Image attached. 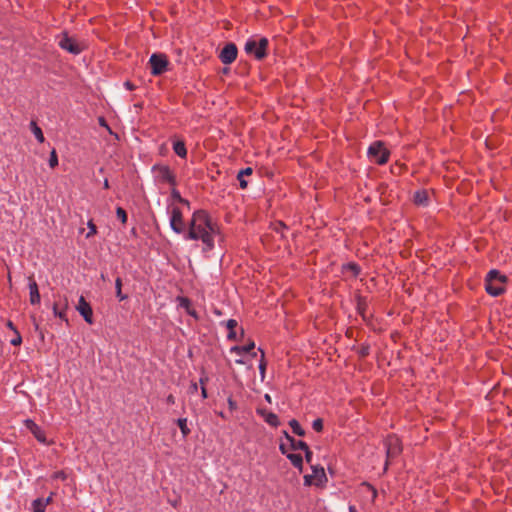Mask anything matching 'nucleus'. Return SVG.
Returning a JSON list of instances; mask_svg holds the SVG:
<instances>
[{
    "mask_svg": "<svg viewBox=\"0 0 512 512\" xmlns=\"http://www.w3.org/2000/svg\"><path fill=\"white\" fill-rule=\"evenodd\" d=\"M277 227H281V229H285L286 228V226L282 222L278 223Z\"/></svg>",
    "mask_w": 512,
    "mask_h": 512,
    "instance_id": "46",
    "label": "nucleus"
},
{
    "mask_svg": "<svg viewBox=\"0 0 512 512\" xmlns=\"http://www.w3.org/2000/svg\"><path fill=\"white\" fill-rule=\"evenodd\" d=\"M177 424L183 434V436H187L190 433V429L187 426V419L186 418H180L177 421Z\"/></svg>",
    "mask_w": 512,
    "mask_h": 512,
    "instance_id": "27",
    "label": "nucleus"
},
{
    "mask_svg": "<svg viewBox=\"0 0 512 512\" xmlns=\"http://www.w3.org/2000/svg\"><path fill=\"white\" fill-rule=\"evenodd\" d=\"M192 390L197 391V384H193Z\"/></svg>",
    "mask_w": 512,
    "mask_h": 512,
    "instance_id": "51",
    "label": "nucleus"
},
{
    "mask_svg": "<svg viewBox=\"0 0 512 512\" xmlns=\"http://www.w3.org/2000/svg\"><path fill=\"white\" fill-rule=\"evenodd\" d=\"M153 170L159 181L175 185V176L168 166H154Z\"/></svg>",
    "mask_w": 512,
    "mask_h": 512,
    "instance_id": "10",
    "label": "nucleus"
},
{
    "mask_svg": "<svg viewBox=\"0 0 512 512\" xmlns=\"http://www.w3.org/2000/svg\"><path fill=\"white\" fill-rule=\"evenodd\" d=\"M50 500H51L50 497L47 498L46 500H44V502H46V505L50 502Z\"/></svg>",
    "mask_w": 512,
    "mask_h": 512,
    "instance_id": "52",
    "label": "nucleus"
},
{
    "mask_svg": "<svg viewBox=\"0 0 512 512\" xmlns=\"http://www.w3.org/2000/svg\"><path fill=\"white\" fill-rule=\"evenodd\" d=\"M170 227L177 234L185 235L187 231L188 227H186L183 214L178 207H173L171 209Z\"/></svg>",
    "mask_w": 512,
    "mask_h": 512,
    "instance_id": "7",
    "label": "nucleus"
},
{
    "mask_svg": "<svg viewBox=\"0 0 512 512\" xmlns=\"http://www.w3.org/2000/svg\"><path fill=\"white\" fill-rule=\"evenodd\" d=\"M46 507V502L43 499H36L33 501V510L34 512H44Z\"/></svg>",
    "mask_w": 512,
    "mask_h": 512,
    "instance_id": "26",
    "label": "nucleus"
},
{
    "mask_svg": "<svg viewBox=\"0 0 512 512\" xmlns=\"http://www.w3.org/2000/svg\"><path fill=\"white\" fill-rule=\"evenodd\" d=\"M265 400L269 403H271V396L269 394H265Z\"/></svg>",
    "mask_w": 512,
    "mask_h": 512,
    "instance_id": "43",
    "label": "nucleus"
},
{
    "mask_svg": "<svg viewBox=\"0 0 512 512\" xmlns=\"http://www.w3.org/2000/svg\"><path fill=\"white\" fill-rule=\"evenodd\" d=\"M429 200V194L425 190H420L414 194V202L419 206H427Z\"/></svg>",
    "mask_w": 512,
    "mask_h": 512,
    "instance_id": "17",
    "label": "nucleus"
},
{
    "mask_svg": "<svg viewBox=\"0 0 512 512\" xmlns=\"http://www.w3.org/2000/svg\"><path fill=\"white\" fill-rule=\"evenodd\" d=\"M53 312H54V315L67 321L66 317H65V313H64V309H60L59 308V305L57 303H55L53 305Z\"/></svg>",
    "mask_w": 512,
    "mask_h": 512,
    "instance_id": "28",
    "label": "nucleus"
},
{
    "mask_svg": "<svg viewBox=\"0 0 512 512\" xmlns=\"http://www.w3.org/2000/svg\"><path fill=\"white\" fill-rule=\"evenodd\" d=\"M58 165V157L55 150H52L50 153L49 166L51 168H55Z\"/></svg>",
    "mask_w": 512,
    "mask_h": 512,
    "instance_id": "29",
    "label": "nucleus"
},
{
    "mask_svg": "<svg viewBox=\"0 0 512 512\" xmlns=\"http://www.w3.org/2000/svg\"><path fill=\"white\" fill-rule=\"evenodd\" d=\"M124 85L129 90H133L135 87L130 81H126Z\"/></svg>",
    "mask_w": 512,
    "mask_h": 512,
    "instance_id": "38",
    "label": "nucleus"
},
{
    "mask_svg": "<svg viewBox=\"0 0 512 512\" xmlns=\"http://www.w3.org/2000/svg\"><path fill=\"white\" fill-rule=\"evenodd\" d=\"M167 402H168L169 404H174V402H175V398H174V396H173V395H169V396L167 397Z\"/></svg>",
    "mask_w": 512,
    "mask_h": 512,
    "instance_id": "40",
    "label": "nucleus"
},
{
    "mask_svg": "<svg viewBox=\"0 0 512 512\" xmlns=\"http://www.w3.org/2000/svg\"><path fill=\"white\" fill-rule=\"evenodd\" d=\"M104 188H109V182L107 179L104 181Z\"/></svg>",
    "mask_w": 512,
    "mask_h": 512,
    "instance_id": "48",
    "label": "nucleus"
},
{
    "mask_svg": "<svg viewBox=\"0 0 512 512\" xmlns=\"http://www.w3.org/2000/svg\"><path fill=\"white\" fill-rule=\"evenodd\" d=\"M312 427L315 431L321 432L323 429V421L322 419L318 418L313 421Z\"/></svg>",
    "mask_w": 512,
    "mask_h": 512,
    "instance_id": "32",
    "label": "nucleus"
},
{
    "mask_svg": "<svg viewBox=\"0 0 512 512\" xmlns=\"http://www.w3.org/2000/svg\"><path fill=\"white\" fill-rule=\"evenodd\" d=\"M287 439L290 441L293 450L305 451L308 448V445L304 441L295 440L289 436H287Z\"/></svg>",
    "mask_w": 512,
    "mask_h": 512,
    "instance_id": "23",
    "label": "nucleus"
},
{
    "mask_svg": "<svg viewBox=\"0 0 512 512\" xmlns=\"http://www.w3.org/2000/svg\"><path fill=\"white\" fill-rule=\"evenodd\" d=\"M507 277L500 274L498 270H491L488 272L485 279V289L491 296H499L505 291V283Z\"/></svg>",
    "mask_w": 512,
    "mask_h": 512,
    "instance_id": "2",
    "label": "nucleus"
},
{
    "mask_svg": "<svg viewBox=\"0 0 512 512\" xmlns=\"http://www.w3.org/2000/svg\"><path fill=\"white\" fill-rule=\"evenodd\" d=\"M258 413L264 418V420L271 426L277 427L279 420L276 414L269 412L265 409H258Z\"/></svg>",
    "mask_w": 512,
    "mask_h": 512,
    "instance_id": "15",
    "label": "nucleus"
},
{
    "mask_svg": "<svg viewBox=\"0 0 512 512\" xmlns=\"http://www.w3.org/2000/svg\"><path fill=\"white\" fill-rule=\"evenodd\" d=\"M385 447H386V456H387V460H386V464H385V470H386L387 466H388V462L391 459L397 457L401 453L402 446H401L400 440L397 436L389 435L385 440Z\"/></svg>",
    "mask_w": 512,
    "mask_h": 512,
    "instance_id": "6",
    "label": "nucleus"
},
{
    "mask_svg": "<svg viewBox=\"0 0 512 512\" xmlns=\"http://www.w3.org/2000/svg\"><path fill=\"white\" fill-rule=\"evenodd\" d=\"M172 197L177 200L178 202H184V198L181 197L178 190L173 189L171 192Z\"/></svg>",
    "mask_w": 512,
    "mask_h": 512,
    "instance_id": "33",
    "label": "nucleus"
},
{
    "mask_svg": "<svg viewBox=\"0 0 512 512\" xmlns=\"http://www.w3.org/2000/svg\"><path fill=\"white\" fill-rule=\"evenodd\" d=\"M202 396H203V398L207 397V392H206V389L204 386H202Z\"/></svg>",
    "mask_w": 512,
    "mask_h": 512,
    "instance_id": "42",
    "label": "nucleus"
},
{
    "mask_svg": "<svg viewBox=\"0 0 512 512\" xmlns=\"http://www.w3.org/2000/svg\"><path fill=\"white\" fill-rule=\"evenodd\" d=\"M255 348L254 341H250L248 344L244 346H234L230 349L231 353H235L237 355H242L244 353H250Z\"/></svg>",
    "mask_w": 512,
    "mask_h": 512,
    "instance_id": "18",
    "label": "nucleus"
},
{
    "mask_svg": "<svg viewBox=\"0 0 512 512\" xmlns=\"http://www.w3.org/2000/svg\"><path fill=\"white\" fill-rule=\"evenodd\" d=\"M173 150L181 158H185L187 155V150L183 141L174 142Z\"/></svg>",
    "mask_w": 512,
    "mask_h": 512,
    "instance_id": "20",
    "label": "nucleus"
},
{
    "mask_svg": "<svg viewBox=\"0 0 512 512\" xmlns=\"http://www.w3.org/2000/svg\"><path fill=\"white\" fill-rule=\"evenodd\" d=\"M349 512H357L356 508L354 506L349 507Z\"/></svg>",
    "mask_w": 512,
    "mask_h": 512,
    "instance_id": "49",
    "label": "nucleus"
},
{
    "mask_svg": "<svg viewBox=\"0 0 512 512\" xmlns=\"http://www.w3.org/2000/svg\"><path fill=\"white\" fill-rule=\"evenodd\" d=\"M293 432L295 434H297L298 436H304L305 435V431L302 429V427L300 426L299 422L295 419H292L290 422H289Z\"/></svg>",
    "mask_w": 512,
    "mask_h": 512,
    "instance_id": "25",
    "label": "nucleus"
},
{
    "mask_svg": "<svg viewBox=\"0 0 512 512\" xmlns=\"http://www.w3.org/2000/svg\"><path fill=\"white\" fill-rule=\"evenodd\" d=\"M269 41L265 37H251L245 45L244 50L247 54L253 55L257 60H261L267 55Z\"/></svg>",
    "mask_w": 512,
    "mask_h": 512,
    "instance_id": "3",
    "label": "nucleus"
},
{
    "mask_svg": "<svg viewBox=\"0 0 512 512\" xmlns=\"http://www.w3.org/2000/svg\"><path fill=\"white\" fill-rule=\"evenodd\" d=\"M89 228H90V232L88 233V236H90L91 234H95L96 233V227L91 222H89Z\"/></svg>",
    "mask_w": 512,
    "mask_h": 512,
    "instance_id": "37",
    "label": "nucleus"
},
{
    "mask_svg": "<svg viewBox=\"0 0 512 512\" xmlns=\"http://www.w3.org/2000/svg\"><path fill=\"white\" fill-rule=\"evenodd\" d=\"M305 452V459L308 463H311L312 461V452L309 449V447L304 451Z\"/></svg>",
    "mask_w": 512,
    "mask_h": 512,
    "instance_id": "35",
    "label": "nucleus"
},
{
    "mask_svg": "<svg viewBox=\"0 0 512 512\" xmlns=\"http://www.w3.org/2000/svg\"><path fill=\"white\" fill-rule=\"evenodd\" d=\"M99 124H100L101 126H103V127H107V128H108V126H107V124H106L105 119H104V118H102V117H100V118H99Z\"/></svg>",
    "mask_w": 512,
    "mask_h": 512,
    "instance_id": "41",
    "label": "nucleus"
},
{
    "mask_svg": "<svg viewBox=\"0 0 512 512\" xmlns=\"http://www.w3.org/2000/svg\"><path fill=\"white\" fill-rule=\"evenodd\" d=\"M237 47L234 43H228L221 50L219 58L223 64H231L237 58Z\"/></svg>",
    "mask_w": 512,
    "mask_h": 512,
    "instance_id": "9",
    "label": "nucleus"
},
{
    "mask_svg": "<svg viewBox=\"0 0 512 512\" xmlns=\"http://www.w3.org/2000/svg\"><path fill=\"white\" fill-rule=\"evenodd\" d=\"M101 278H102L103 280H106V276H105L103 273L101 274Z\"/></svg>",
    "mask_w": 512,
    "mask_h": 512,
    "instance_id": "53",
    "label": "nucleus"
},
{
    "mask_svg": "<svg viewBox=\"0 0 512 512\" xmlns=\"http://www.w3.org/2000/svg\"><path fill=\"white\" fill-rule=\"evenodd\" d=\"M253 173V169L251 167L244 168L240 170L237 174V180L239 181V185L241 189H245L248 186L246 181V176H250Z\"/></svg>",
    "mask_w": 512,
    "mask_h": 512,
    "instance_id": "16",
    "label": "nucleus"
},
{
    "mask_svg": "<svg viewBox=\"0 0 512 512\" xmlns=\"http://www.w3.org/2000/svg\"><path fill=\"white\" fill-rule=\"evenodd\" d=\"M376 495H377V492L375 489H373V496L376 497Z\"/></svg>",
    "mask_w": 512,
    "mask_h": 512,
    "instance_id": "54",
    "label": "nucleus"
},
{
    "mask_svg": "<svg viewBox=\"0 0 512 512\" xmlns=\"http://www.w3.org/2000/svg\"><path fill=\"white\" fill-rule=\"evenodd\" d=\"M7 327L9 329L13 330L14 332H15V330H17L16 327L14 326V324L11 321L7 322Z\"/></svg>",
    "mask_w": 512,
    "mask_h": 512,
    "instance_id": "39",
    "label": "nucleus"
},
{
    "mask_svg": "<svg viewBox=\"0 0 512 512\" xmlns=\"http://www.w3.org/2000/svg\"><path fill=\"white\" fill-rule=\"evenodd\" d=\"M58 45L67 52L77 55L83 50V45L74 37H70L67 33L58 36Z\"/></svg>",
    "mask_w": 512,
    "mask_h": 512,
    "instance_id": "5",
    "label": "nucleus"
},
{
    "mask_svg": "<svg viewBox=\"0 0 512 512\" xmlns=\"http://www.w3.org/2000/svg\"><path fill=\"white\" fill-rule=\"evenodd\" d=\"M10 343L13 346H19L22 343V337L18 330H15V337L11 339Z\"/></svg>",
    "mask_w": 512,
    "mask_h": 512,
    "instance_id": "31",
    "label": "nucleus"
},
{
    "mask_svg": "<svg viewBox=\"0 0 512 512\" xmlns=\"http://www.w3.org/2000/svg\"><path fill=\"white\" fill-rule=\"evenodd\" d=\"M30 128H31V131L32 133L34 134V136L36 137V139L40 142V143H43L45 138H44V135H43V132L41 130L40 127H38V125L36 124V122L32 121L30 123Z\"/></svg>",
    "mask_w": 512,
    "mask_h": 512,
    "instance_id": "21",
    "label": "nucleus"
},
{
    "mask_svg": "<svg viewBox=\"0 0 512 512\" xmlns=\"http://www.w3.org/2000/svg\"><path fill=\"white\" fill-rule=\"evenodd\" d=\"M228 402H229L230 408H234L235 407V403L231 399H229Z\"/></svg>",
    "mask_w": 512,
    "mask_h": 512,
    "instance_id": "44",
    "label": "nucleus"
},
{
    "mask_svg": "<svg viewBox=\"0 0 512 512\" xmlns=\"http://www.w3.org/2000/svg\"><path fill=\"white\" fill-rule=\"evenodd\" d=\"M33 322H34L35 329L38 330L39 329V325L36 322L35 318H33Z\"/></svg>",
    "mask_w": 512,
    "mask_h": 512,
    "instance_id": "47",
    "label": "nucleus"
},
{
    "mask_svg": "<svg viewBox=\"0 0 512 512\" xmlns=\"http://www.w3.org/2000/svg\"><path fill=\"white\" fill-rule=\"evenodd\" d=\"M287 458L291 461V463L295 467H297L300 470H302L303 459H302V456L300 454L290 453V454L287 455Z\"/></svg>",
    "mask_w": 512,
    "mask_h": 512,
    "instance_id": "22",
    "label": "nucleus"
},
{
    "mask_svg": "<svg viewBox=\"0 0 512 512\" xmlns=\"http://www.w3.org/2000/svg\"><path fill=\"white\" fill-rule=\"evenodd\" d=\"M115 288H116V296L120 301H123L127 298V295L122 293V280L121 278H116L115 280Z\"/></svg>",
    "mask_w": 512,
    "mask_h": 512,
    "instance_id": "24",
    "label": "nucleus"
},
{
    "mask_svg": "<svg viewBox=\"0 0 512 512\" xmlns=\"http://www.w3.org/2000/svg\"><path fill=\"white\" fill-rule=\"evenodd\" d=\"M26 428L36 437L41 443H46V437L42 429L32 420H25Z\"/></svg>",
    "mask_w": 512,
    "mask_h": 512,
    "instance_id": "12",
    "label": "nucleus"
},
{
    "mask_svg": "<svg viewBox=\"0 0 512 512\" xmlns=\"http://www.w3.org/2000/svg\"><path fill=\"white\" fill-rule=\"evenodd\" d=\"M116 214H117V217L121 220L122 223H126L127 222V213H126V211L123 208L118 207L116 209Z\"/></svg>",
    "mask_w": 512,
    "mask_h": 512,
    "instance_id": "30",
    "label": "nucleus"
},
{
    "mask_svg": "<svg viewBox=\"0 0 512 512\" xmlns=\"http://www.w3.org/2000/svg\"><path fill=\"white\" fill-rule=\"evenodd\" d=\"M226 327L229 330L227 338L229 340H233V341L237 340V335H236V332H235V328L237 327V321L234 320V319L228 320L226 322Z\"/></svg>",
    "mask_w": 512,
    "mask_h": 512,
    "instance_id": "19",
    "label": "nucleus"
},
{
    "mask_svg": "<svg viewBox=\"0 0 512 512\" xmlns=\"http://www.w3.org/2000/svg\"><path fill=\"white\" fill-rule=\"evenodd\" d=\"M312 476L316 485H321L327 481L323 467L312 465Z\"/></svg>",
    "mask_w": 512,
    "mask_h": 512,
    "instance_id": "13",
    "label": "nucleus"
},
{
    "mask_svg": "<svg viewBox=\"0 0 512 512\" xmlns=\"http://www.w3.org/2000/svg\"><path fill=\"white\" fill-rule=\"evenodd\" d=\"M218 233L219 228L209 214L204 210H197L192 214L184 239L200 240L203 243V251L207 252L214 248V237Z\"/></svg>",
    "mask_w": 512,
    "mask_h": 512,
    "instance_id": "1",
    "label": "nucleus"
},
{
    "mask_svg": "<svg viewBox=\"0 0 512 512\" xmlns=\"http://www.w3.org/2000/svg\"><path fill=\"white\" fill-rule=\"evenodd\" d=\"M181 203L184 204V205L189 206V202L186 199H184V202H181Z\"/></svg>",
    "mask_w": 512,
    "mask_h": 512,
    "instance_id": "50",
    "label": "nucleus"
},
{
    "mask_svg": "<svg viewBox=\"0 0 512 512\" xmlns=\"http://www.w3.org/2000/svg\"><path fill=\"white\" fill-rule=\"evenodd\" d=\"M236 363H237V364H245V361H244L243 359H241V358H240V359H237V360H236Z\"/></svg>",
    "mask_w": 512,
    "mask_h": 512,
    "instance_id": "45",
    "label": "nucleus"
},
{
    "mask_svg": "<svg viewBox=\"0 0 512 512\" xmlns=\"http://www.w3.org/2000/svg\"><path fill=\"white\" fill-rule=\"evenodd\" d=\"M76 310L80 313V315L84 318V320L87 323H89V324L93 323L92 308L83 296H81L79 298L78 304L76 305Z\"/></svg>",
    "mask_w": 512,
    "mask_h": 512,
    "instance_id": "11",
    "label": "nucleus"
},
{
    "mask_svg": "<svg viewBox=\"0 0 512 512\" xmlns=\"http://www.w3.org/2000/svg\"><path fill=\"white\" fill-rule=\"evenodd\" d=\"M265 369H266V364L263 360H261L260 364H259V370H260V374H261V378L264 379L265 377Z\"/></svg>",
    "mask_w": 512,
    "mask_h": 512,
    "instance_id": "34",
    "label": "nucleus"
},
{
    "mask_svg": "<svg viewBox=\"0 0 512 512\" xmlns=\"http://www.w3.org/2000/svg\"><path fill=\"white\" fill-rule=\"evenodd\" d=\"M367 154L371 162L383 165L388 161L390 152L383 142L375 141L369 146Z\"/></svg>",
    "mask_w": 512,
    "mask_h": 512,
    "instance_id": "4",
    "label": "nucleus"
},
{
    "mask_svg": "<svg viewBox=\"0 0 512 512\" xmlns=\"http://www.w3.org/2000/svg\"><path fill=\"white\" fill-rule=\"evenodd\" d=\"M200 383H201L202 385L204 384V379H203V378H201V379H200Z\"/></svg>",
    "mask_w": 512,
    "mask_h": 512,
    "instance_id": "55",
    "label": "nucleus"
},
{
    "mask_svg": "<svg viewBox=\"0 0 512 512\" xmlns=\"http://www.w3.org/2000/svg\"><path fill=\"white\" fill-rule=\"evenodd\" d=\"M151 73L155 76L161 75L167 69L168 60L164 54H152L149 59Z\"/></svg>",
    "mask_w": 512,
    "mask_h": 512,
    "instance_id": "8",
    "label": "nucleus"
},
{
    "mask_svg": "<svg viewBox=\"0 0 512 512\" xmlns=\"http://www.w3.org/2000/svg\"><path fill=\"white\" fill-rule=\"evenodd\" d=\"M29 290H30V303L35 305L40 303V294L37 283L30 277L29 278Z\"/></svg>",
    "mask_w": 512,
    "mask_h": 512,
    "instance_id": "14",
    "label": "nucleus"
},
{
    "mask_svg": "<svg viewBox=\"0 0 512 512\" xmlns=\"http://www.w3.org/2000/svg\"><path fill=\"white\" fill-rule=\"evenodd\" d=\"M313 483V476L311 475H305L304 476V484L309 486Z\"/></svg>",
    "mask_w": 512,
    "mask_h": 512,
    "instance_id": "36",
    "label": "nucleus"
}]
</instances>
